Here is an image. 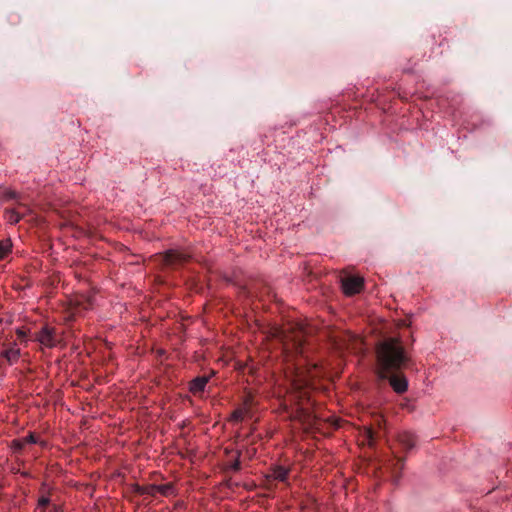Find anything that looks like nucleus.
Wrapping results in <instances>:
<instances>
[{
    "label": "nucleus",
    "mask_w": 512,
    "mask_h": 512,
    "mask_svg": "<svg viewBox=\"0 0 512 512\" xmlns=\"http://www.w3.org/2000/svg\"><path fill=\"white\" fill-rule=\"evenodd\" d=\"M23 438H24L25 444L37 442L36 437L33 433H30L28 436L23 437Z\"/></svg>",
    "instance_id": "aec40b11"
},
{
    "label": "nucleus",
    "mask_w": 512,
    "mask_h": 512,
    "mask_svg": "<svg viewBox=\"0 0 512 512\" xmlns=\"http://www.w3.org/2000/svg\"><path fill=\"white\" fill-rule=\"evenodd\" d=\"M364 279L360 276H349L342 279V289L345 295L352 296L362 291Z\"/></svg>",
    "instance_id": "20e7f679"
},
{
    "label": "nucleus",
    "mask_w": 512,
    "mask_h": 512,
    "mask_svg": "<svg viewBox=\"0 0 512 512\" xmlns=\"http://www.w3.org/2000/svg\"><path fill=\"white\" fill-rule=\"evenodd\" d=\"M273 335L281 338L285 350L288 351L292 347H295L296 349L299 348L302 343L304 332L302 327H289L284 330L276 329Z\"/></svg>",
    "instance_id": "7ed1b4c3"
},
{
    "label": "nucleus",
    "mask_w": 512,
    "mask_h": 512,
    "mask_svg": "<svg viewBox=\"0 0 512 512\" xmlns=\"http://www.w3.org/2000/svg\"><path fill=\"white\" fill-rule=\"evenodd\" d=\"M362 444L371 446L373 444L374 434L370 428H365L361 434Z\"/></svg>",
    "instance_id": "ddd939ff"
},
{
    "label": "nucleus",
    "mask_w": 512,
    "mask_h": 512,
    "mask_svg": "<svg viewBox=\"0 0 512 512\" xmlns=\"http://www.w3.org/2000/svg\"><path fill=\"white\" fill-rule=\"evenodd\" d=\"M163 260L166 265H177L184 262L186 260V256L179 251L170 250L163 255Z\"/></svg>",
    "instance_id": "423d86ee"
},
{
    "label": "nucleus",
    "mask_w": 512,
    "mask_h": 512,
    "mask_svg": "<svg viewBox=\"0 0 512 512\" xmlns=\"http://www.w3.org/2000/svg\"><path fill=\"white\" fill-rule=\"evenodd\" d=\"M49 512H60V508H58L57 506H55V505H54V506H52V507L50 508V511H49Z\"/></svg>",
    "instance_id": "4be33fe9"
},
{
    "label": "nucleus",
    "mask_w": 512,
    "mask_h": 512,
    "mask_svg": "<svg viewBox=\"0 0 512 512\" xmlns=\"http://www.w3.org/2000/svg\"><path fill=\"white\" fill-rule=\"evenodd\" d=\"M1 355L7 360L8 363L13 364L18 361L20 357V349L13 345L9 349L1 353Z\"/></svg>",
    "instance_id": "9d476101"
},
{
    "label": "nucleus",
    "mask_w": 512,
    "mask_h": 512,
    "mask_svg": "<svg viewBox=\"0 0 512 512\" xmlns=\"http://www.w3.org/2000/svg\"><path fill=\"white\" fill-rule=\"evenodd\" d=\"M25 441H24V438H21V439H15L12 441L11 443V447L14 449V450H21L24 446H25Z\"/></svg>",
    "instance_id": "a211bd4d"
},
{
    "label": "nucleus",
    "mask_w": 512,
    "mask_h": 512,
    "mask_svg": "<svg viewBox=\"0 0 512 512\" xmlns=\"http://www.w3.org/2000/svg\"><path fill=\"white\" fill-rule=\"evenodd\" d=\"M151 489L153 490V494L155 492H158L163 495H167L169 490L171 489L169 485H159V486H152Z\"/></svg>",
    "instance_id": "dca6fc26"
},
{
    "label": "nucleus",
    "mask_w": 512,
    "mask_h": 512,
    "mask_svg": "<svg viewBox=\"0 0 512 512\" xmlns=\"http://www.w3.org/2000/svg\"><path fill=\"white\" fill-rule=\"evenodd\" d=\"M48 504H49V499L46 498V497H41L38 500V507H37V509L40 512H45V509L48 507Z\"/></svg>",
    "instance_id": "f3484780"
},
{
    "label": "nucleus",
    "mask_w": 512,
    "mask_h": 512,
    "mask_svg": "<svg viewBox=\"0 0 512 512\" xmlns=\"http://www.w3.org/2000/svg\"><path fill=\"white\" fill-rule=\"evenodd\" d=\"M315 370V366L309 369L297 368L291 376V383L294 390L291 397L293 400H297L294 418L298 419L305 429L314 428L316 425V417L312 416L309 412V393L306 390H302L304 387L308 386L310 379L315 376Z\"/></svg>",
    "instance_id": "f257e3e1"
},
{
    "label": "nucleus",
    "mask_w": 512,
    "mask_h": 512,
    "mask_svg": "<svg viewBox=\"0 0 512 512\" xmlns=\"http://www.w3.org/2000/svg\"><path fill=\"white\" fill-rule=\"evenodd\" d=\"M12 248V243L9 239L0 240V260L5 258Z\"/></svg>",
    "instance_id": "9b49d317"
},
{
    "label": "nucleus",
    "mask_w": 512,
    "mask_h": 512,
    "mask_svg": "<svg viewBox=\"0 0 512 512\" xmlns=\"http://www.w3.org/2000/svg\"><path fill=\"white\" fill-rule=\"evenodd\" d=\"M289 470L283 466H274L270 469L267 477L269 479L278 480L284 482L287 479Z\"/></svg>",
    "instance_id": "6e6552de"
},
{
    "label": "nucleus",
    "mask_w": 512,
    "mask_h": 512,
    "mask_svg": "<svg viewBox=\"0 0 512 512\" xmlns=\"http://www.w3.org/2000/svg\"><path fill=\"white\" fill-rule=\"evenodd\" d=\"M17 335H18V337L23 338V337L26 336V332L24 330H22V329H18L17 330Z\"/></svg>",
    "instance_id": "412c9836"
},
{
    "label": "nucleus",
    "mask_w": 512,
    "mask_h": 512,
    "mask_svg": "<svg viewBox=\"0 0 512 512\" xmlns=\"http://www.w3.org/2000/svg\"><path fill=\"white\" fill-rule=\"evenodd\" d=\"M408 358L401 342L396 338L384 340L377 347L378 375L385 379L389 374L401 369Z\"/></svg>",
    "instance_id": "f03ea898"
},
{
    "label": "nucleus",
    "mask_w": 512,
    "mask_h": 512,
    "mask_svg": "<svg viewBox=\"0 0 512 512\" xmlns=\"http://www.w3.org/2000/svg\"><path fill=\"white\" fill-rule=\"evenodd\" d=\"M36 340L47 348H52L58 343L55 330L52 327L44 326L36 335Z\"/></svg>",
    "instance_id": "39448f33"
},
{
    "label": "nucleus",
    "mask_w": 512,
    "mask_h": 512,
    "mask_svg": "<svg viewBox=\"0 0 512 512\" xmlns=\"http://www.w3.org/2000/svg\"><path fill=\"white\" fill-rule=\"evenodd\" d=\"M333 424H334V425H336V426H338V425H339V424H338V420H337V419H335V420H334V422H333Z\"/></svg>",
    "instance_id": "5701e85b"
},
{
    "label": "nucleus",
    "mask_w": 512,
    "mask_h": 512,
    "mask_svg": "<svg viewBox=\"0 0 512 512\" xmlns=\"http://www.w3.org/2000/svg\"><path fill=\"white\" fill-rule=\"evenodd\" d=\"M400 441L406 443L408 447H413L415 445V438L410 434H403L400 436Z\"/></svg>",
    "instance_id": "4468645a"
},
{
    "label": "nucleus",
    "mask_w": 512,
    "mask_h": 512,
    "mask_svg": "<svg viewBox=\"0 0 512 512\" xmlns=\"http://www.w3.org/2000/svg\"><path fill=\"white\" fill-rule=\"evenodd\" d=\"M0 196L3 198V199H12V198H15L16 197V193L10 189H5L3 191L2 194H0Z\"/></svg>",
    "instance_id": "6ab92c4d"
},
{
    "label": "nucleus",
    "mask_w": 512,
    "mask_h": 512,
    "mask_svg": "<svg viewBox=\"0 0 512 512\" xmlns=\"http://www.w3.org/2000/svg\"><path fill=\"white\" fill-rule=\"evenodd\" d=\"M5 219L11 224H16L20 221L21 216L16 210L10 209L5 211Z\"/></svg>",
    "instance_id": "f8f14e48"
},
{
    "label": "nucleus",
    "mask_w": 512,
    "mask_h": 512,
    "mask_svg": "<svg viewBox=\"0 0 512 512\" xmlns=\"http://www.w3.org/2000/svg\"><path fill=\"white\" fill-rule=\"evenodd\" d=\"M246 413H247V409L246 408L237 409V410H235L232 413L231 417H232L233 420L239 421V420H242L244 418Z\"/></svg>",
    "instance_id": "2eb2a0df"
},
{
    "label": "nucleus",
    "mask_w": 512,
    "mask_h": 512,
    "mask_svg": "<svg viewBox=\"0 0 512 512\" xmlns=\"http://www.w3.org/2000/svg\"><path fill=\"white\" fill-rule=\"evenodd\" d=\"M209 378L206 376L196 377L190 382L189 389L193 394H199L204 391Z\"/></svg>",
    "instance_id": "1a4fd4ad"
},
{
    "label": "nucleus",
    "mask_w": 512,
    "mask_h": 512,
    "mask_svg": "<svg viewBox=\"0 0 512 512\" xmlns=\"http://www.w3.org/2000/svg\"><path fill=\"white\" fill-rule=\"evenodd\" d=\"M389 382L393 390L397 393H403L407 390V380L403 376H391L389 377Z\"/></svg>",
    "instance_id": "0eeeda50"
}]
</instances>
